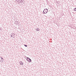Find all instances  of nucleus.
Masks as SVG:
<instances>
[{
    "mask_svg": "<svg viewBox=\"0 0 76 76\" xmlns=\"http://www.w3.org/2000/svg\"><path fill=\"white\" fill-rule=\"evenodd\" d=\"M48 10L47 8L44 9V10L43 11V13H44V14H46V13H47Z\"/></svg>",
    "mask_w": 76,
    "mask_h": 76,
    "instance_id": "nucleus-1",
    "label": "nucleus"
},
{
    "mask_svg": "<svg viewBox=\"0 0 76 76\" xmlns=\"http://www.w3.org/2000/svg\"><path fill=\"white\" fill-rule=\"evenodd\" d=\"M26 59L27 61H28V62H30L31 63V61H32V60H31V59H30V58H29L27 57Z\"/></svg>",
    "mask_w": 76,
    "mask_h": 76,
    "instance_id": "nucleus-2",
    "label": "nucleus"
},
{
    "mask_svg": "<svg viewBox=\"0 0 76 76\" xmlns=\"http://www.w3.org/2000/svg\"><path fill=\"white\" fill-rule=\"evenodd\" d=\"M20 65H23V62H22V61H20L19 62Z\"/></svg>",
    "mask_w": 76,
    "mask_h": 76,
    "instance_id": "nucleus-3",
    "label": "nucleus"
},
{
    "mask_svg": "<svg viewBox=\"0 0 76 76\" xmlns=\"http://www.w3.org/2000/svg\"><path fill=\"white\" fill-rule=\"evenodd\" d=\"M23 0H20L19 1H18V3H22L23 2Z\"/></svg>",
    "mask_w": 76,
    "mask_h": 76,
    "instance_id": "nucleus-4",
    "label": "nucleus"
},
{
    "mask_svg": "<svg viewBox=\"0 0 76 76\" xmlns=\"http://www.w3.org/2000/svg\"><path fill=\"white\" fill-rule=\"evenodd\" d=\"M36 31H39V29L37 28H36Z\"/></svg>",
    "mask_w": 76,
    "mask_h": 76,
    "instance_id": "nucleus-5",
    "label": "nucleus"
},
{
    "mask_svg": "<svg viewBox=\"0 0 76 76\" xmlns=\"http://www.w3.org/2000/svg\"><path fill=\"white\" fill-rule=\"evenodd\" d=\"M73 10H74V11H76V8H74Z\"/></svg>",
    "mask_w": 76,
    "mask_h": 76,
    "instance_id": "nucleus-6",
    "label": "nucleus"
},
{
    "mask_svg": "<svg viewBox=\"0 0 76 76\" xmlns=\"http://www.w3.org/2000/svg\"><path fill=\"white\" fill-rule=\"evenodd\" d=\"M0 61H1V63H2V62H3V61H3V60H0Z\"/></svg>",
    "mask_w": 76,
    "mask_h": 76,
    "instance_id": "nucleus-7",
    "label": "nucleus"
},
{
    "mask_svg": "<svg viewBox=\"0 0 76 76\" xmlns=\"http://www.w3.org/2000/svg\"><path fill=\"white\" fill-rule=\"evenodd\" d=\"M11 34L12 35H11V37H13V33H12Z\"/></svg>",
    "mask_w": 76,
    "mask_h": 76,
    "instance_id": "nucleus-8",
    "label": "nucleus"
},
{
    "mask_svg": "<svg viewBox=\"0 0 76 76\" xmlns=\"http://www.w3.org/2000/svg\"><path fill=\"white\" fill-rule=\"evenodd\" d=\"M24 46H25V47H28V45H24Z\"/></svg>",
    "mask_w": 76,
    "mask_h": 76,
    "instance_id": "nucleus-9",
    "label": "nucleus"
},
{
    "mask_svg": "<svg viewBox=\"0 0 76 76\" xmlns=\"http://www.w3.org/2000/svg\"><path fill=\"white\" fill-rule=\"evenodd\" d=\"M13 35H12L13 37H14V35H15V34L14 33H12Z\"/></svg>",
    "mask_w": 76,
    "mask_h": 76,
    "instance_id": "nucleus-10",
    "label": "nucleus"
},
{
    "mask_svg": "<svg viewBox=\"0 0 76 76\" xmlns=\"http://www.w3.org/2000/svg\"><path fill=\"white\" fill-rule=\"evenodd\" d=\"M1 60H4V59H3V58L1 57Z\"/></svg>",
    "mask_w": 76,
    "mask_h": 76,
    "instance_id": "nucleus-11",
    "label": "nucleus"
},
{
    "mask_svg": "<svg viewBox=\"0 0 76 76\" xmlns=\"http://www.w3.org/2000/svg\"><path fill=\"white\" fill-rule=\"evenodd\" d=\"M0 31H1V28H0Z\"/></svg>",
    "mask_w": 76,
    "mask_h": 76,
    "instance_id": "nucleus-12",
    "label": "nucleus"
},
{
    "mask_svg": "<svg viewBox=\"0 0 76 76\" xmlns=\"http://www.w3.org/2000/svg\"><path fill=\"white\" fill-rule=\"evenodd\" d=\"M1 57L0 56V60L1 59Z\"/></svg>",
    "mask_w": 76,
    "mask_h": 76,
    "instance_id": "nucleus-13",
    "label": "nucleus"
},
{
    "mask_svg": "<svg viewBox=\"0 0 76 76\" xmlns=\"http://www.w3.org/2000/svg\"><path fill=\"white\" fill-rule=\"evenodd\" d=\"M16 23H18V21H16Z\"/></svg>",
    "mask_w": 76,
    "mask_h": 76,
    "instance_id": "nucleus-14",
    "label": "nucleus"
},
{
    "mask_svg": "<svg viewBox=\"0 0 76 76\" xmlns=\"http://www.w3.org/2000/svg\"><path fill=\"white\" fill-rule=\"evenodd\" d=\"M25 57H26V56H25Z\"/></svg>",
    "mask_w": 76,
    "mask_h": 76,
    "instance_id": "nucleus-15",
    "label": "nucleus"
}]
</instances>
